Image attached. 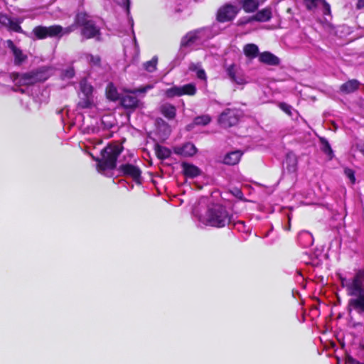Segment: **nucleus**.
Segmentation results:
<instances>
[{"mask_svg":"<svg viewBox=\"0 0 364 364\" xmlns=\"http://www.w3.org/2000/svg\"><path fill=\"white\" fill-rule=\"evenodd\" d=\"M210 122V118L208 115H202L197 117L193 120V124L195 125H207Z\"/></svg>","mask_w":364,"mask_h":364,"instance_id":"32","label":"nucleus"},{"mask_svg":"<svg viewBox=\"0 0 364 364\" xmlns=\"http://www.w3.org/2000/svg\"><path fill=\"white\" fill-rule=\"evenodd\" d=\"M85 57L87 62H88L90 65H98L100 63V58L97 55L95 56L87 53L85 55Z\"/></svg>","mask_w":364,"mask_h":364,"instance_id":"33","label":"nucleus"},{"mask_svg":"<svg viewBox=\"0 0 364 364\" xmlns=\"http://www.w3.org/2000/svg\"><path fill=\"white\" fill-rule=\"evenodd\" d=\"M361 152L364 154V149H361Z\"/></svg>","mask_w":364,"mask_h":364,"instance_id":"46","label":"nucleus"},{"mask_svg":"<svg viewBox=\"0 0 364 364\" xmlns=\"http://www.w3.org/2000/svg\"><path fill=\"white\" fill-rule=\"evenodd\" d=\"M226 73L232 82L238 85H243L246 82L243 75L235 65L232 64L228 66Z\"/></svg>","mask_w":364,"mask_h":364,"instance_id":"15","label":"nucleus"},{"mask_svg":"<svg viewBox=\"0 0 364 364\" xmlns=\"http://www.w3.org/2000/svg\"><path fill=\"white\" fill-rule=\"evenodd\" d=\"M196 93V87L193 83L186 84L183 86H173L165 91V95L168 98L180 97L183 95L193 96Z\"/></svg>","mask_w":364,"mask_h":364,"instance_id":"9","label":"nucleus"},{"mask_svg":"<svg viewBox=\"0 0 364 364\" xmlns=\"http://www.w3.org/2000/svg\"><path fill=\"white\" fill-rule=\"evenodd\" d=\"M259 60L269 65H278L280 63L279 58L268 51L260 53Z\"/></svg>","mask_w":364,"mask_h":364,"instance_id":"18","label":"nucleus"},{"mask_svg":"<svg viewBox=\"0 0 364 364\" xmlns=\"http://www.w3.org/2000/svg\"><path fill=\"white\" fill-rule=\"evenodd\" d=\"M318 9H321L322 10V12L324 15L331 14L330 5L325 0H323Z\"/></svg>","mask_w":364,"mask_h":364,"instance_id":"34","label":"nucleus"},{"mask_svg":"<svg viewBox=\"0 0 364 364\" xmlns=\"http://www.w3.org/2000/svg\"><path fill=\"white\" fill-rule=\"evenodd\" d=\"M124 1H125V2L127 3V11L129 12V4H130L129 0H124Z\"/></svg>","mask_w":364,"mask_h":364,"instance_id":"44","label":"nucleus"},{"mask_svg":"<svg viewBox=\"0 0 364 364\" xmlns=\"http://www.w3.org/2000/svg\"><path fill=\"white\" fill-rule=\"evenodd\" d=\"M196 73L197 77L199 79L205 80L206 75H205V70L203 69H202L201 68H198V70Z\"/></svg>","mask_w":364,"mask_h":364,"instance_id":"38","label":"nucleus"},{"mask_svg":"<svg viewBox=\"0 0 364 364\" xmlns=\"http://www.w3.org/2000/svg\"><path fill=\"white\" fill-rule=\"evenodd\" d=\"M201 65L200 63H191L189 65V70L193 72H196L198 68H200Z\"/></svg>","mask_w":364,"mask_h":364,"instance_id":"39","label":"nucleus"},{"mask_svg":"<svg viewBox=\"0 0 364 364\" xmlns=\"http://www.w3.org/2000/svg\"><path fill=\"white\" fill-rule=\"evenodd\" d=\"M360 85V82L358 80H350L341 85L340 92L343 94H350L356 91Z\"/></svg>","mask_w":364,"mask_h":364,"instance_id":"19","label":"nucleus"},{"mask_svg":"<svg viewBox=\"0 0 364 364\" xmlns=\"http://www.w3.org/2000/svg\"><path fill=\"white\" fill-rule=\"evenodd\" d=\"M348 364H364V363H361L354 358H350L348 360Z\"/></svg>","mask_w":364,"mask_h":364,"instance_id":"40","label":"nucleus"},{"mask_svg":"<svg viewBox=\"0 0 364 364\" xmlns=\"http://www.w3.org/2000/svg\"><path fill=\"white\" fill-rule=\"evenodd\" d=\"M272 17V10L270 8H265L259 11L255 16L248 18L247 20L242 21L241 23H247L252 21L265 22L269 21Z\"/></svg>","mask_w":364,"mask_h":364,"instance_id":"16","label":"nucleus"},{"mask_svg":"<svg viewBox=\"0 0 364 364\" xmlns=\"http://www.w3.org/2000/svg\"><path fill=\"white\" fill-rule=\"evenodd\" d=\"M158 58L154 56L151 60H149L143 64L144 69L149 73H152L156 69Z\"/></svg>","mask_w":364,"mask_h":364,"instance_id":"29","label":"nucleus"},{"mask_svg":"<svg viewBox=\"0 0 364 364\" xmlns=\"http://www.w3.org/2000/svg\"><path fill=\"white\" fill-rule=\"evenodd\" d=\"M364 7V0H358L356 4V9H361Z\"/></svg>","mask_w":364,"mask_h":364,"instance_id":"41","label":"nucleus"},{"mask_svg":"<svg viewBox=\"0 0 364 364\" xmlns=\"http://www.w3.org/2000/svg\"><path fill=\"white\" fill-rule=\"evenodd\" d=\"M7 47L11 49L14 57V64L20 65L27 59V55L18 47H16L11 40L6 41Z\"/></svg>","mask_w":364,"mask_h":364,"instance_id":"14","label":"nucleus"},{"mask_svg":"<svg viewBox=\"0 0 364 364\" xmlns=\"http://www.w3.org/2000/svg\"><path fill=\"white\" fill-rule=\"evenodd\" d=\"M160 112L168 119H173L176 114V107L168 102L162 104L159 108Z\"/></svg>","mask_w":364,"mask_h":364,"instance_id":"21","label":"nucleus"},{"mask_svg":"<svg viewBox=\"0 0 364 364\" xmlns=\"http://www.w3.org/2000/svg\"><path fill=\"white\" fill-rule=\"evenodd\" d=\"M80 87L83 97H80L78 106L83 109L91 107L93 105L92 86L86 80H82Z\"/></svg>","mask_w":364,"mask_h":364,"instance_id":"8","label":"nucleus"},{"mask_svg":"<svg viewBox=\"0 0 364 364\" xmlns=\"http://www.w3.org/2000/svg\"><path fill=\"white\" fill-rule=\"evenodd\" d=\"M299 240L304 247H310L314 243L312 235L307 231H301L299 235Z\"/></svg>","mask_w":364,"mask_h":364,"instance_id":"24","label":"nucleus"},{"mask_svg":"<svg viewBox=\"0 0 364 364\" xmlns=\"http://www.w3.org/2000/svg\"><path fill=\"white\" fill-rule=\"evenodd\" d=\"M62 75L64 78H68V79L72 78L75 75L74 69L73 68H69L63 70Z\"/></svg>","mask_w":364,"mask_h":364,"instance_id":"35","label":"nucleus"},{"mask_svg":"<svg viewBox=\"0 0 364 364\" xmlns=\"http://www.w3.org/2000/svg\"><path fill=\"white\" fill-rule=\"evenodd\" d=\"M198 31H194L188 33L181 40V47L191 46L198 39Z\"/></svg>","mask_w":364,"mask_h":364,"instance_id":"23","label":"nucleus"},{"mask_svg":"<svg viewBox=\"0 0 364 364\" xmlns=\"http://www.w3.org/2000/svg\"><path fill=\"white\" fill-rule=\"evenodd\" d=\"M23 19L21 18H11L4 14H0V23L1 26L6 27L9 31L16 33H22L23 30L20 26Z\"/></svg>","mask_w":364,"mask_h":364,"instance_id":"11","label":"nucleus"},{"mask_svg":"<svg viewBox=\"0 0 364 364\" xmlns=\"http://www.w3.org/2000/svg\"><path fill=\"white\" fill-rule=\"evenodd\" d=\"M106 94L107 98H109L111 100L115 101L118 99H120V97L116 87L112 83H109L107 85L106 88Z\"/></svg>","mask_w":364,"mask_h":364,"instance_id":"28","label":"nucleus"},{"mask_svg":"<svg viewBox=\"0 0 364 364\" xmlns=\"http://www.w3.org/2000/svg\"><path fill=\"white\" fill-rule=\"evenodd\" d=\"M240 117V112L236 109H226L220 114L219 122L225 128L237 124Z\"/></svg>","mask_w":364,"mask_h":364,"instance_id":"10","label":"nucleus"},{"mask_svg":"<svg viewBox=\"0 0 364 364\" xmlns=\"http://www.w3.org/2000/svg\"><path fill=\"white\" fill-rule=\"evenodd\" d=\"M323 0H304L306 9L309 11H314L318 9Z\"/></svg>","mask_w":364,"mask_h":364,"instance_id":"30","label":"nucleus"},{"mask_svg":"<svg viewBox=\"0 0 364 364\" xmlns=\"http://www.w3.org/2000/svg\"><path fill=\"white\" fill-rule=\"evenodd\" d=\"M122 152V148L118 145L107 146L102 153V159L98 161L97 170L103 173L106 170L114 169L117 157Z\"/></svg>","mask_w":364,"mask_h":364,"instance_id":"4","label":"nucleus"},{"mask_svg":"<svg viewBox=\"0 0 364 364\" xmlns=\"http://www.w3.org/2000/svg\"><path fill=\"white\" fill-rule=\"evenodd\" d=\"M155 152L157 157L160 159H168L171 155V151L168 149L159 144L155 146Z\"/></svg>","mask_w":364,"mask_h":364,"instance_id":"27","label":"nucleus"},{"mask_svg":"<svg viewBox=\"0 0 364 364\" xmlns=\"http://www.w3.org/2000/svg\"><path fill=\"white\" fill-rule=\"evenodd\" d=\"M153 88V86L151 85H147L144 87H139L134 90L126 91L121 97H120V102L121 105L126 109H134L141 106L142 103L137 98L136 94V93H145L148 90Z\"/></svg>","mask_w":364,"mask_h":364,"instance_id":"7","label":"nucleus"},{"mask_svg":"<svg viewBox=\"0 0 364 364\" xmlns=\"http://www.w3.org/2000/svg\"><path fill=\"white\" fill-rule=\"evenodd\" d=\"M279 107L281 109H282L284 112L288 114L289 116L291 115V109H292L291 106L289 105L287 103L282 102L279 104Z\"/></svg>","mask_w":364,"mask_h":364,"instance_id":"36","label":"nucleus"},{"mask_svg":"<svg viewBox=\"0 0 364 364\" xmlns=\"http://www.w3.org/2000/svg\"><path fill=\"white\" fill-rule=\"evenodd\" d=\"M174 153L185 157L192 156L196 153V148L192 143H186L182 146L175 147Z\"/></svg>","mask_w":364,"mask_h":364,"instance_id":"17","label":"nucleus"},{"mask_svg":"<svg viewBox=\"0 0 364 364\" xmlns=\"http://www.w3.org/2000/svg\"><path fill=\"white\" fill-rule=\"evenodd\" d=\"M233 194L237 197V198H242V193L240 190L239 189H235L234 190V192H233Z\"/></svg>","mask_w":364,"mask_h":364,"instance_id":"42","label":"nucleus"},{"mask_svg":"<svg viewBox=\"0 0 364 364\" xmlns=\"http://www.w3.org/2000/svg\"><path fill=\"white\" fill-rule=\"evenodd\" d=\"M75 23L81 28V35L86 39L98 36L100 28L86 13H79L75 16Z\"/></svg>","mask_w":364,"mask_h":364,"instance_id":"5","label":"nucleus"},{"mask_svg":"<svg viewBox=\"0 0 364 364\" xmlns=\"http://www.w3.org/2000/svg\"><path fill=\"white\" fill-rule=\"evenodd\" d=\"M183 174L188 178H195L201 173V171L196 166L183 162L181 164Z\"/></svg>","mask_w":364,"mask_h":364,"instance_id":"20","label":"nucleus"},{"mask_svg":"<svg viewBox=\"0 0 364 364\" xmlns=\"http://www.w3.org/2000/svg\"><path fill=\"white\" fill-rule=\"evenodd\" d=\"M321 141V150L327 154L330 159L333 158V150L327 140L322 139Z\"/></svg>","mask_w":364,"mask_h":364,"instance_id":"31","label":"nucleus"},{"mask_svg":"<svg viewBox=\"0 0 364 364\" xmlns=\"http://www.w3.org/2000/svg\"><path fill=\"white\" fill-rule=\"evenodd\" d=\"M119 170L123 176L132 178L136 183H141V171L139 167L133 164H126L121 165Z\"/></svg>","mask_w":364,"mask_h":364,"instance_id":"12","label":"nucleus"},{"mask_svg":"<svg viewBox=\"0 0 364 364\" xmlns=\"http://www.w3.org/2000/svg\"><path fill=\"white\" fill-rule=\"evenodd\" d=\"M233 224H234V226H236L237 225H244V222L243 221H238L237 223H233Z\"/></svg>","mask_w":364,"mask_h":364,"instance_id":"43","label":"nucleus"},{"mask_svg":"<svg viewBox=\"0 0 364 364\" xmlns=\"http://www.w3.org/2000/svg\"><path fill=\"white\" fill-rule=\"evenodd\" d=\"M14 80L16 85H31L38 82H43L48 77V75L44 68L23 73L14 74Z\"/></svg>","mask_w":364,"mask_h":364,"instance_id":"6","label":"nucleus"},{"mask_svg":"<svg viewBox=\"0 0 364 364\" xmlns=\"http://www.w3.org/2000/svg\"><path fill=\"white\" fill-rule=\"evenodd\" d=\"M265 0H258V1L259 2V4H262Z\"/></svg>","mask_w":364,"mask_h":364,"instance_id":"45","label":"nucleus"},{"mask_svg":"<svg viewBox=\"0 0 364 364\" xmlns=\"http://www.w3.org/2000/svg\"><path fill=\"white\" fill-rule=\"evenodd\" d=\"M259 2L258 0H243L242 8L247 12H254L259 6Z\"/></svg>","mask_w":364,"mask_h":364,"instance_id":"26","label":"nucleus"},{"mask_svg":"<svg viewBox=\"0 0 364 364\" xmlns=\"http://www.w3.org/2000/svg\"><path fill=\"white\" fill-rule=\"evenodd\" d=\"M77 25L75 21L73 24L66 28H63L59 25H54L51 26H38L33 28V33L38 39H43L47 37H61L63 35L69 34L77 28Z\"/></svg>","mask_w":364,"mask_h":364,"instance_id":"3","label":"nucleus"},{"mask_svg":"<svg viewBox=\"0 0 364 364\" xmlns=\"http://www.w3.org/2000/svg\"><path fill=\"white\" fill-rule=\"evenodd\" d=\"M339 279L348 294L354 296L349 300V305L358 313H364V270L358 271L353 278L339 276Z\"/></svg>","mask_w":364,"mask_h":364,"instance_id":"1","label":"nucleus"},{"mask_svg":"<svg viewBox=\"0 0 364 364\" xmlns=\"http://www.w3.org/2000/svg\"><path fill=\"white\" fill-rule=\"evenodd\" d=\"M242 155V153L239 151H234L228 153L223 159V163L227 165L233 166L237 164Z\"/></svg>","mask_w":364,"mask_h":364,"instance_id":"22","label":"nucleus"},{"mask_svg":"<svg viewBox=\"0 0 364 364\" xmlns=\"http://www.w3.org/2000/svg\"><path fill=\"white\" fill-rule=\"evenodd\" d=\"M193 214L202 225L213 228H222L233 223L232 215L218 204L208 207L204 214H198L196 210Z\"/></svg>","mask_w":364,"mask_h":364,"instance_id":"2","label":"nucleus"},{"mask_svg":"<svg viewBox=\"0 0 364 364\" xmlns=\"http://www.w3.org/2000/svg\"><path fill=\"white\" fill-rule=\"evenodd\" d=\"M344 173L346 176L350 180L351 183H354L355 181L354 171L350 168H346Z\"/></svg>","mask_w":364,"mask_h":364,"instance_id":"37","label":"nucleus"},{"mask_svg":"<svg viewBox=\"0 0 364 364\" xmlns=\"http://www.w3.org/2000/svg\"><path fill=\"white\" fill-rule=\"evenodd\" d=\"M238 12V9L232 5L227 4L221 7L217 15V18L220 22L232 21Z\"/></svg>","mask_w":364,"mask_h":364,"instance_id":"13","label":"nucleus"},{"mask_svg":"<svg viewBox=\"0 0 364 364\" xmlns=\"http://www.w3.org/2000/svg\"><path fill=\"white\" fill-rule=\"evenodd\" d=\"M243 51L245 55L249 58H255L259 55L258 46L253 43H249L244 46Z\"/></svg>","mask_w":364,"mask_h":364,"instance_id":"25","label":"nucleus"}]
</instances>
